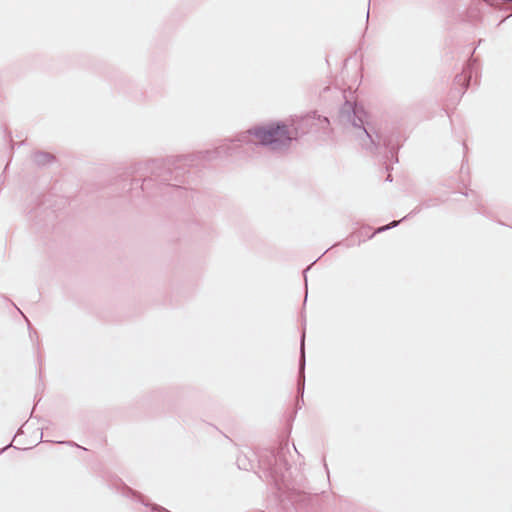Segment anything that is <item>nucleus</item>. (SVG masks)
Masks as SVG:
<instances>
[{"instance_id": "nucleus-7", "label": "nucleus", "mask_w": 512, "mask_h": 512, "mask_svg": "<svg viewBox=\"0 0 512 512\" xmlns=\"http://www.w3.org/2000/svg\"><path fill=\"white\" fill-rule=\"evenodd\" d=\"M401 221H402V220H400V221H393V222H391L389 225L379 227V228L376 230V233H381V232L386 231V230H388V229L394 228V227H396V226H397Z\"/></svg>"}, {"instance_id": "nucleus-9", "label": "nucleus", "mask_w": 512, "mask_h": 512, "mask_svg": "<svg viewBox=\"0 0 512 512\" xmlns=\"http://www.w3.org/2000/svg\"><path fill=\"white\" fill-rule=\"evenodd\" d=\"M366 18L367 20L369 19V11L367 12Z\"/></svg>"}, {"instance_id": "nucleus-6", "label": "nucleus", "mask_w": 512, "mask_h": 512, "mask_svg": "<svg viewBox=\"0 0 512 512\" xmlns=\"http://www.w3.org/2000/svg\"><path fill=\"white\" fill-rule=\"evenodd\" d=\"M470 78H471V74H468L465 69L462 74L456 75L455 84L466 89L469 85Z\"/></svg>"}, {"instance_id": "nucleus-2", "label": "nucleus", "mask_w": 512, "mask_h": 512, "mask_svg": "<svg viewBox=\"0 0 512 512\" xmlns=\"http://www.w3.org/2000/svg\"><path fill=\"white\" fill-rule=\"evenodd\" d=\"M363 114L361 108L346 101L340 109L339 121L344 126L351 125L356 130L355 134L364 148L378 147L381 145V136L378 133H372L364 126Z\"/></svg>"}, {"instance_id": "nucleus-5", "label": "nucleus", "mask_w": 512, "mask_h": 512, "mask_svg": "<svg viewBox=\"0 0 512 512\" xmlns=\"http://www.w3.org/2000/svg\"><path fill=\"white\" fill-rule=\"evenodd\" d=\"M304 340L305 333L301 336V345H300V361H299V380H298V392L303 395L304 392V369H305V351H304Z\"/></svg>"}, {"instance_id": "nucleus-8", "label": "nucleus", "mask_w": 512, "mask_h": 512, "mask_svg": "<svg viewBox=\"0 0 512 512\" xmlns=\"http://www.w3.org/2000/svg\"><path fill=\"white\" fill-rule=\"evenodd\" d=\"M387 180L392 181V179L390 178V175H388Z\"/></svg>"}, {"instance_id": "nucleus-3", "label": "nucleus", "mask_w": 512, "mask_h": 512, "mask_svg": "<svg viewBox=\"0 0 512 512\" xmlns=\"http://www.w3.org/2000/svg\"><path fill=\"white\" fill-rule=\"evenodd\" d=\"M274 461V465L270 468L271 475L274 477L276 482H284L286 478L285 473L289 469V463L286 459L284 448H281L274 456Z\"/></svg>"}, {"instance_id": "nucleus-4", "label": "nucleus", "mask_w": 512, "mask_h": 512, "mask_svg": "<svg viewBox=\"0 0 512 512\" xmlns=\"http://www.w3.org/2000/svg\"><path fill=\"white\" fill-rule=\"evenodd\" d=\"M304 119H307V122H303L301 123V127L303 129H305L306 131L304 132V134L308 133L313 125V122L315 120H318L320 122L321 125H329V119L327 117H321V116H317L316 115V112H313L311 114H307L305 116H302V117H294V118H291L289 120H287V123H291V122H295L296 120H304Z\"/></svg>"}, {"instance_id": "nucleus-1", "label": "nucleus", "mask_w": 512, "mask_h": 512, "mask_svg": "<svg viewBox=\"0 0 512 512\" xmlns=\"http://www.w3.org/2000/svg\"><path fill=\"white\" fill-rule=\"evenodd\" d=\"M303 122H307V119L296 120L291 123H287V121H278L255 126L246 132L240 133L235 140L218 146L213 152L214 155L209 158L213 159L221 156H231L236 151V146L233 142L249 144L252 143L251 137L255 138V144L267 146L270 150L276 152L284 151L290 147L292 141L297 140L300 136L304 135L306 130L300 125Z\"/></svg>"}]
</instances>
